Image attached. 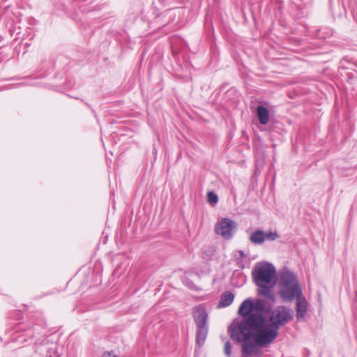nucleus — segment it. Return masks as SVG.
<instances>
[{"instance_id":"1","label":"nucleus","mask_w":357,"mask_h":357,"mask_svg":"<svg viewBox=\"0 0 357 357\" xmlns=\"http://www.w3.org/2000/svg\"><path fill=\"white\" fill-rule=\"evenodd\" d=\"M294 318V311L286 306L280 305L273 309L266 321L263 314H253L246 321L251 331L257 332V343L268 345L278 337L279 329Z\"/></svg>"},{"instance_id":"2","label":"nucleus","mask_w":357,"mask_h":357,"mask_svg":"<svg viewBox=\"0 0 357 357\" xmlns=\"http://www.w3.org/2000/svg\"><path fill=\"white\" fill-rule=\"evenodd\" d=\"M275 268L268 262L257 264L252 271L254 282L258 287V294L271 303L275 302L273 287L275 284Z\"/></svg>"},{"instance_id":"3","label":"nucleus","mask_w":357,"mask_h":357,"mask_svg":"<svg viewBox=\"0 0 357 357\" xmlns=\"http://www.w3.org/2000/svg\"><path fill=\"white\" fill-rule=\"evenodd\" d=\"M238 312L243 317V319L239 321L234 323L232 326L229 327L228 331L231 339L234 341H243L252 337L256 340L257 333L251 331L250 325L247 324L246 321L253 314H261L254 312L253 301L250 298L243 301Z\"/></svg>"},{"instance_id":"4","label":"nucleus","mask_w":357,"mask_h":357,"mask_svg":"<svg viewBox=\"0 0 357 357\" xmlns=\"http://www.w3.org/2000/svg\"><path fill=\"white\" fill-rule=\"evenodd\" d=\"M278 284L279 294L284 301H293L303 294L296 275L286 268L279 273Z\"/></svg>"},{"instance_id":"5","label":"nucleus","mask_w":357,"mask_h":357,"mask_svg":"<svg viewBox=\"0 0 357 357\" xmlns=\"http://www.w3.org/2000/svg\"><path fill=\"white\" fill-rule=\"evenodd\" d=\"M236 227L234 221L228 218H222L218 221L215 227V231L225 239H230L233 236V230Z\"/></svg>"},{"instance_id":"6","label":"nucleus","mask_w":357,"mask_h":357,"mask_svg":"<svg viewBox=\"0 0 357 357\" xmlns=\"http://www.w3.org/2000/svg\"><path fill=\"white\" fill-rule=\"evenodd\" d=\"M236 342L241 343V352L243 357H250L251 356H255L259 357L261 355V350L259 347H264L257 343V341L251 340L250 338H248L243 341H236Z\"/></svg>"},{"instance_id":"7","label":"nucleus","mask_w":357,"mask_h":357,"mask_svg":"<svg viewBox=\"0 0 357 357\" xmlns=\"http://www.w3.org/2000/svg\"><path fill=\"white\" fill-rule=\"evenodd\" d=\"M295 299L296 300V316L297 321H299L303 320L305 318V315L307 314L309 304L303 294L297 296Z\"/></svg>"},{"instance_id":"8","label":"nucleus","mask_w":357,"mask_h":357,"mask_svg":"<svg viewBox=\"0 0 357 357\" xmlns=\"http://www.w3.org/2000/svg\"><path fill=\"white\" fill-rule=\"evenodd\" d=\"M194 319L197 327L208 326V315L204 309L201 307L196 309L194 314Z\"/></svg>"},{"instance_id":"9","label":"nucleus","mask_w":357,"mask_h":357,"mask_svg":"<svg viewBox=\"0 0 357 357\" xmlns=\"http://www.w3.org/2000/svg\"><path fill=\"white\" fill-rule=\"evenodd\" d=\"M234 294L229 291H225L220 296V301L218 305V307H226L229 306L234 301Z\"/></svg>"},{"instance_id":"10","label":"nucleus","mask_w":357,"mask_h":357,"mask_svg":"<svg viewBox=\"0 0 357 357\" xmlns=\"http://www.w3.org/2000/svg\"><path fill=\"white\" fill-rule=\"evenodd\" d=\"M257 115L261 124L266 125L269 121V111L268 109L261 105L257 109Z\"/></svg>"},{"instance_id":"11","label":"nucleus","mask_w":357,"mask_h":357,"mask_svg":"<svg viewBox=\"0 0 357 357\" xmlns=\"http://www.w3.org/2000/svg\"><path fill=\"white\" fill-rule=\"evenodd\" d=\"M208 335V326L197 327L196 343L199 347L204 345Z\"/></svg>"},{"instance_id":"12","label":"nucleus","mask_w":357,"mask_h":357,"mask_svg":"<svg viewBox=\"0 0 357 357\" xmlns=\"http://www.w3.org/2000/svg\"><path fill=\"white\" fill-rule=\"evenodd\" d=\"M249 239L255 245H261L265 241V232L261 229L255 231L252 233Z\"/></svg>"},{"instance_id":"13","label":"nucleus","mask_w":357,"mask_h":357,"mask_svg":"<svg viewBox=\"0 0 357 357\" xmlns=\"http://www.w3.org/2000/svg\"><path fill=\"white\" fill-rule=\"evenodd\" d=\"M254 305V311H256L255 313H261L265 312V304L264 302L261 299H257L255 302H253Z\"/></svg>"},{"instance_id":"14","label":"nucleus","mask_w":357,"mask_h":357,"mask_svg":"<svg viewBox=\"0 0 357 357\" xmlns=\"http://www.w3.org/2000/svg\"><path fill=\"white\" fill-rule=\"evenodd\" d=\"M207 201L210 204H216L218 201V197L215 192L212 191L208 192L207 193Z\"/></svg>"},{"instance_id":"15","label":"nucleus","mask_w":357,"mask_h":357,"mask_svg":"<svg viewBox=\"0 0 357 357\" xmlns=\"http://www.w3.org/2000/svg\"><path fill=\"white\" fill-rule=\"evenodd\" d=\"M279 238V235L276 231H270L268 232H265V241H275Z\"/></svg>"},{"instance_id":"16","label":"nucleus","mask_w":357,"mask_h":357,"mask_svg":"<svg viewBox=\"0 0 357 357\" xmlns=\"http://www.w3.org/2000/svg\"><path fill=\"white\" fill-rule=\"evenodd\" d=\"M224 354L227 357H229L231 354V345L229 341H226L224 345Z\"/></svg>"},{"instance_id":"17","label":"nucleus","mask_w":357,"mask_h":357,"mask_svg":"<svg viewBox=\"0 0 357 357\" xmlns=\"http://www.w3.org/2000/svg\"><path fill=\"white\" fill-rule=\"evenodd\" d=\"M102 357H116V356L112 352H105Z\"/></svg>"}]
</instances>
